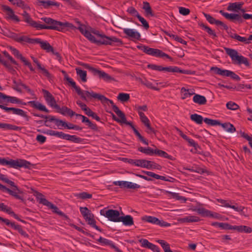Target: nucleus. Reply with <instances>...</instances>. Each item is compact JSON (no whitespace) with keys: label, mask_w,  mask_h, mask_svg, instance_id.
Returning a JSON list of instances; mask_svg holds the SVG:
<instances>
[{"label":"nucleus","mask_w":252,"mask_h":252,"mask_svg":"<svg viewBox=\"0 0 252 252\" xmlns=\"http://www.w3.org/2000/svg\"><path fill=\"white\" fill-rule=\"evenodd\" d=\"M24 18V21L28 23L30 26L35 28L36 30L38 29L39 23L32 20L30 15L25 10L23 11L22 14Z\"/></svg>","instance_id":"4be33fe9"},{"label":"nucleus","mask_w":252,"mask_h":252,"mask_svg":"<svg viewBox=\"0 0 252 252\" xmlns=\"http://www.w3.org/2000/svg\"><path fill=\"white\" fill-rule=\"evenodd\" d=\"M139 242L142 247L147 248L154 252H160L159 248L157 246L149 242L147 239H142Z\"/></svg>","instance_id":"b1692460"},{"label":"nucleus","mask_w":252,"mask_h":252,"mask_svg":"<svg viewBox=\"0 0 252 252\" xmlns=\"http://www.w3.org/2000/svg\"><path fill=\"white\" fill-rule=\"evenodd\" d=\"M143 9L145 10L146 15L147 16H154V14L153 12L152 8L150 5V3L147 1L143 2Z\"/></svg>","instance_id":"c03bdc74"},{"label":"nucleus","mask_w":252,"mask_h":252,"mask_svg":"<svg viewBox=\"0 0 252 252\" xmlns=\"http://www.w3.org/2000/svg\"><path fill=\"white\" fill-rule=\"evenodd\" d=\"M36 198L39 203L46 206L48 208L52 209L54 213H56L62 217H64L66 219L67 218V216L60 211L56 206L45 198L44 195L41 193H37Z\"/></svg>","instance_id":"423d86ee"},{"label":"nucleus","mask_w":252,"mask_h":252,"mask_svg":"<svg viewBox=\"0 0 252 252\" xmlns=\"http://www.w3.org/2000/svg\"><path fill=\"white\" fill-rule=\"evenodd\" d=\"M0 224H5L7 226H10L14 229L17 230L18 232L23 236L26 238L29 237L28 234L23 229L21 225L16 224L14 222H11L8 219L3 218L0 217Z\"/></svg>","instance_id":"9b49d317"},{"label":"nucleus","mask_w":252,"mask_h":252,"mask_svg":"<svg viewBox=\"0 0 252 252\" xmlns=\"http://www.w3.org/2000/svg\"><path fill=\"white\" fill-rule=\"evenodd\" d=\"M76 196L78 198L82 199H89L92 197V194H90L87 192H83L78 193Z\"/></svg>","instance_id":"69168bd1"},{"label":"nucleus","mask_w":252,"mask_h":252,"mask_svg":"<svg viewBox=\"0 0 252 252\" xmlns=\"http://www.w3.org/2000/svg\"><path fill=\"white\" fill-rule=\"evenodd\" d=\"M75 116L77 117H80L82 118V123H87V125L92 129L94 131L98 130V127L95 124L93 123L87 117L81 115L76 114Z\"/></svg>","instance_id":"a878e982"},{"label":"nucleus","mask_w":252,"mask_h":252,"mask_svg":"<svg viewBox=\"0 0 252 252\" xmlns=\"http://www.w3.org/2000/svg\"><path fill=\"white\" fill-rule=\"evenodd\" d=\"M0 63L2 64L12 74H15L16 73V70L13 68V66L7 61L1 59Z\"/></svg>","instance_id":"de8ad7c7"},{"label":"nucleus","mask_w":252,"mask_h":252,"mask_svg":"<svg viewBox=\"0 0 252 252\" xmlns=\"http://www.w3.org/2000/svg\"><path fill=\"white\" fill-rule=\"evenodd\" d=\"M42 92L46 102L49 106L56 109L60 108V106L56 103L54 97L48 91L42 89Z\"/></svg>","instance_id":"2eb2a0df"},{"label":"nucleus","mask_w":252,"mask_h":252,"mask_svg":"<svg viewBox=\"0 0 252 252\" xmlns=\"http://www.w3.org/2000/svg\"><path fill=\"white\" fill-rule=\"evenodd\" d=\"M84 94L86 96V98L88 97L89 98H96L98 100L100 101L101 103L103 105H109V104H110L113 111L116 113V114L118 116L122 112H123L121 110L119 109L118 107L114 104V103L112 100L108 99V98L106 97L104 95L102 94L94 93L93 91L89 92L87 91H84Z\"/></svg>","instance_id":"7ed1b4c3"},{"label":"nucleus","mask_w":252,"mask_h":252,"mask_svg":"<svg viewBox=\"0 0 252 252\" xmlns=\"http://www.w3.org/2000/svg\"><path fill=\"white\" fill-rule=\"evenodd\" d=\"M15 115L23 117V118H25L27 121H28L30 119V117L27 115L26 112H25L22 109L19 108L16 109Z\"/></svg>","instance_id":"052dcab7"},{"label":"nucleus","mask_w":252,"mask_h":252,"mask_svg":"<svg viewBox=\"0 0 252 252\" xmlns=\"http://www.w3.org/2000/svg\"><path fill=\"white\" fill-rule=\"evenodd\" d=\"M41 19L46 25L39 23L38 30L47 29L62 32L66 28L73 30H78L90 42L95 43L97 45H116L119 46L123 44L122 40L116 36H107L103 33H100L98 31L93 29H91V32L88 31L86 26L81 24L79 21H77L78 27L76 28L69 22H62L49 17H42Z\"/></svg>","instance_id":"f257e3e1"},{"label":"nucleus","mask_w":252,"mask_h":252,"mask_svg":"<svg viewBox=\"0 0 252 252\" xmlns=\"http://www.w3.org/2000/svg\"><path fill=\"white\" fill-rule=\"evenodd\" d=\"M219 126H221L227 132L233 133L236 131L234 126L230 123H221Z\"/></svg>","instance_id":"c9c22d12"},{"label":"nucleus","mask_w":252,"mask_h":252,"mask_svg":"<svg viewBox=\"0 0 252 252\" xmlns=\"http://www.w3.org/2000/svg\"><path fill=\"white\" fill-rule=\"evenodd\" d=\"M190 171L195 172L200 174H202L207 172L206 170L196 165H193L191 167H190Z\"/></svg>","instance_id":"603ef678"},{"label":"nucleus","mask_w":252,"mask_h":252,"mask_svg":"<svg viewBox=\"0 0 252 252\" xmlns=\"http://www.w3.org/2000/svg\"><path fill=\"white\" fill-rule=\"evenodd\" d=\"M82 65L90 71L94 75L98 76L100 78L103 79L105 81H109L113 80V78L110 75L103 71L94 68L87 63H83Z\"/></svg>","instance_id":"9d476101"},{"label":"nucleus","mask_w":252,"mask_h":252,"mask_svg":"<svg viewBox=\"0 0 252 252\" xmlns=\"http://www.w3.org/2000/svg\"><path fill=\"white\" fill-rule=\"evenodd\" d=\"M203 14L204 17L206 18V20L210 24H215L217 26H221L223 28V29L225 30V31H227L228 30V27L223 22L220 20H216L209 14L203 13Z\"/></svg>","instance_id":"a211bd4d"},{"label":"nucleus","mask_w":252,"mask_h":252,"mask_svg":"<svg viewBox=\"0 0 252 252\" xmlns=\"http://www.w3.org/2000/svg\"><path fill=\"white\" fill-rule=\"evenodd\" d=\"M94 216L92 214L90 216H88L87 218L85 219L86 221H87L88 224L91 226L92 227L95 228V229L99 231L100 232H102V229H100L98 226H97L95 220L94 219Z\"/></svg>","instance_id":"473e14b6"},{"label":"nucleus","mask_w":252,"mask_h":252,"mask_svg":"<svg viewBox=\"0 0 252 252\" xmlns=\"http://www.w3.org/2000/svg\"><path fill=\"white\" fill-rule=\"evenodd\" d=\"M126 11L131 15L136 16L137 18L140 15L137 10L132 6L129 7Z\"/></svg>","instance_id":"0e129e2a"},{"label":"nucleus","mask_w":252,"mask_h":252,"mask_svg":"<svg viewBox=\"0 0 252 252\" xmlns=\"http://www.w3.org/2000/svg\"><path fill=\"white\" fill-rule=\"evenodd\" d=\"M34 44H39L41 48L47 53L53 52L54 48L47 41H43L40 38H36L35 39Z\"/></svg>","instance_id":"412c9836"},{"label":"nucleus","mask_w":252,"mask_h":252,"mask_svg":"<svg viewBox=\"0 0 252 252\" xmlns=\"http://www.w3.org/2000/svg\"><path fill=\"white\" fill-rule=\"evenodd\" d=\"M192 94H194L192 98L193 101L194 103L200 105H204L206 103L207 100L204 96L195 94L194 93H190V95Z\"/></svg>","instance_id":"bb28decb"},{"label":"nucleus","mask_w":252,"mask_h":252,"mask_svg":"<svg viewBox=\"0 0 252 252\" xmlns=\"http://www.w3.org/2000/svg\"><path fill=\"white\" fill-rule=\"evenodd\" d=\"M57 111L61 114L63 115L66 116L68 115L70 117H72L74 115H75L76 113L72 111L71 109L68 108L66 106H63L62 107H60L59 109H57Z\"/></svg>","instance_id":"cd10ccee"},{"label":"nucleus","mask_w":252,"mask_h":252,"mask_svg":"<svg viewBox=\"0 0 252 252\" xmlns=\"http://www.w3.org/2000/svg\"><path fill=\"white\" fill-rule=\"evenodd\" d=\"M142 220L145 221L153 224H157L159 222V220L155 217L145 216L142 217Z\"/></svg>","instance_id":"79ce46f5"},{"label":"nucleus","mask_w":252,"mask_h":252,"mask_svg":"<svg viewBox=\"0 0 252 252\" xmlns=\"http://www.w3.org/2000/svg\"><path fill=\"white\" fill-rule=\"evenodd\" d=\"M199 26L202 29L208 33V34L212 37V38L214 39L217 37V35L214 31L212 30L209 27L205 25L203 23L199 24Z\"/></svg>","instance_id":"72a5a7b5"},{"label":"nucleus","mask_w":252,"mask_h":252,"mask_svg":"<svg viewBox=\"0 0 252 252\" xmlns=\"http://www.w3.org/2000/svg\"><path fill=\"white\" fill-rule=\"evenodd\" d=\"M118 116H119L120 118H122V122L121 123L125 124L126 125L129 126L132 129L133 131H134V129H136L132 122L127 121L125 114L123 112H122Z\"/></svg>","instance_id":"a18cd8bd"},{"label":"nucleus","mask_w":252,"mask_h":252,"mask_svg":"<svg viewBox=\"0 0 252 252\" xmlns=\"http://www.w3.org/2000/svg\"><path fill=\"white\" fill-rule=\"evenodd\" d=\"M220 13L226 19L229 20L234 23L242 24L244 22V20L242 19V15L240 14L228 13L224 12L222 10H220Z\"/></svg>","instance_id":"4468645a"},{"label":"nucleus","mask_w":252,"mask_h":252,"mask_svg":"<svg viewBox=\"0 0 252 252\" xmlns=\"http://www.w3.org/2000/svg\"><path fill=\"white\" fill-rule=\"evenodd\" d=\"M101 215L107 218L109 220L113 222H120V214L119 211L116 210L104 208L100 211Z\"/></svg>","instance_id":"1a4fd4ad"},{"label":"nucleus","mask_w":252,"mask_h":252,"mask_svg":"<svg viewBox=\"0 0 252 252\" xmlns=\"http://www.w3.org/2000/svg\"><path fill=\"white\" fill-rule=\"evenodd\" d=\"M120 221H122L123 224L126 226H130L134 223L133 218L130 215L121 216Z\"/></svg>","instance_id":"2f4dec72"},{"label":"nucleus","mask_w":252,"mask_h":252,"mask_svg":"<svg viewBox=\"0 0 252 252\" xmlns=\"http://www.w3.org/2000/svg\"><path fill=\"white\" fill-rule=\"evenodd\" d=\"M244 5L243 2H235L229 3L227 10L230 11L238 12Z\"/></svg>","instance_id":"c756f323"},{"label":"nucleus","mask_w":252,"mask_h":252,"mask_svg":"<svg viewBox=\"0 0 252 252\" xmlns=\"http://www.w3.org/2000/svg\"><path fill=\"white\" fill-rule=\"evenodd\" d=\"M137 18L146 30H148L149 28V25L148 22L143 17L139 15Z\"/></svg>","instance_id":"774afa93"},{"label":"nucleus","mask_w":252,"mask_h":252,"mask_svg":"<svg viewBox=\"0 0 252 252\" xmlns=\"http://www.w3.org/2000/svg\"><path fill=\"white\" fill-rule=\"evenodd\" d=\"M80 211L84 217V219L87 218V217L92 214L91 211L88 209L86 207H80Z\"/></svg>","instance_id":"bf43d9fd"},{"label":"nucleus","mask_w":252,"mask_h":252,"mask_svg":"<svg viewBox=\"0 0 252 252\" xmlns=\"http://www.w3.org/2000/svg\"><path fill=\"white\" fill-rule=\"evenodd\" d=\"M190 119L198 125H201L204 121V119L201 115L197 114H192L190 116Z\"/></svg>","instance_id":"a19ab883"},{"label":"nucleus","mask_w":252,"mask_h":252,"mask_svg":"<svg viewBox=\"0 0 252 252\" xmlns=\"http://www.w3.org/2000/svg\"><path fill=\"white\" fill-rule=\"evenodd\" d=\"M38 68L42 71L43 74L48 79H50L52 77V75L49 73L48 70L45 69L44 67L41 66L40 63L38 62L37 63H36Z\"/></svg>","instance_id":"864d4df0"},{"label":"nucleus","mask_w":252,"mask_h":252,"mask_svg":"<svg viewBox=\"0 0 252 252\" xmlns=\"http://www.w3.org/2000/svg\"><path fill=\"white\" fill-rule=\"evenodd\" d=\"M123 32L132 41L134 40H139L141 39L140 33L133 29L125 28L123 29Z\"/></svg>","instance_id":"f3484780"},{"label":"nucleus","mask_w":252,"mask_h":252,"mask_svg":"<svg viewBox=\"0 0 252 252\" xmlns=\"http://www.w3.org/2000/svg\"><path fill=\"white\" fill-rule=\"evenodd\" d=\"M50 122H54L55 123L56 125L59 127L60 126H62L64 127L65 126H66L65 122H64L62 120L57 119L54 116L52 117V118L50 119Z\"/></svg>","instance_id":"8fccbe9b"},{"label":"nucleus","mask_w":252,"mask_h":252,"mask_svg":"<svg viewBox=\"0 0 252 252\" xmlns=\"http://www.w3.org/2000/svg\"><path fill=\"white\" fill-rule=\"evenodd\" d=\"M12 88L16 92L20 93H22V90L21 89L20 87H22L24 89L26 90L27 92L30 94L32 96L35 95L34 91L32 90L25 84H24L20 79L16 80L15 78H13L12 79Z\"/></svg>","instance_id":"f8f14e48"},{"label":"nucleus","mask_w":252,"mask_h":252,"mask_svg":"<svg viewBox=\"0 0 252 252\" xmlns=\"http://www.w3.org/2000/svg\"><path fill=\"white\" fill-rule=\"evenodd\" d=\"M190 146L193 147L190 151L193 153L203 154V151L200 146L194 140L190 139Z\"/></svg>","instance_id":"c85d7f7f"},{"label":"nucleus","mask_w":252,"mask_h":252,"mask_svg":"<svg viewBox=\"0 0 252 252\" xmlns=\"http://www.w3.org/2000/svg\"><path fill=\"white\" fill-rule=\"evenodd\" d=\"M97 242L100 243L103 246H109L111 248L113 249L116 252H123L120 249H119L117 246H116L112 241L109 240L106 238L100 237L97 239Z\"/></svg>","instance_id":"5701e85b"},{"label":"nucleus","mask_w":252,"mask_h":252,"mask_svg":"<svg viewBox=\"0 0 252 252\" xmlns=\"http://www.w3.org/2000/svg\"><path fill=\"white\" fill-rule=\"evenodd\" d=\"M34 44H39L41 48L47 53L53 52L54 48L47 41H43L40 38H36L35 39Z\"/></svg>","instance_id":"aec40b11"},{"label":"nucleus","mask_w":252,"mask_h":252,"mask_svg":"<svg viewBox=\"0 0 252 252\" xmlns=\"http://www.w3.org/2000/svg\"><path fill=\"white\" fill-rule=\"evenodd\" d=\"M117 98L121 102H125L127 101L129 99L130 96L128 94L121 93L118 94Z\"/></svg>","instance_id":"4d7b16f0"},{"label":"nucleus","mask_w":252,"mask_h":252,"mask_svg":"<svg viewBox=\"0 0 252 252\" xmlns=\"http://www.w3.org/2000/svg\"><path fill=\"white\" fill-rule=\"evenodd\" d=\"M0 99H6L7 102H10L11 103L20 104L22 105H26V103L22 101L19 98L9 95H7L4 94L0 92Z\"/></svg>","instance_id":"6ab92c4d"},{"label":"nucleus","mask_w":252,"mask_h":252,"mask_svg":"<svg viewBox=\"0 0 252 252\" xmlns=\"http://www.w3.org/2000/svg\"><path fill=\"white\" fill-rule=\"evenodd\" d=\"M65 140L70 141L75 143H81L83 141V139L77 137L75 135H69L66 134Z\"/></svg>","instance_id":"4c0bfd02"},{"label":"nucleus","mask_w":252,"mask_h":252,"mask_svg":"<svg viewBox=\"0 0 252 252\" xmlns=\"http://www.w3.org/2000/svg\"><path fill=\"white\" fill-rule=\"evenodd\" d=\"M148 161V160L143 159H136V166L146 168Z\"/></svg>","instance_id":"e2e57ef3"},{"label":"nucleus","mask_w":252,"mask_h":252,"mask_svg":"<svg viewBox=\"0 0 252 252\" xmlns=\"http://www.w3.org/2000/svg\"><path fill=\"white\" fill-rule=\"evenodd\" d=\"M39 5L42 6L44 8H51L53 6H55L58 8L60 3L55 1V0H39Z\"/></svg>","instance_id":"393cba45"},{"label":"nucleus","mask_w":252,"mask_h":252,"mask_svg":"<svg viewBox=\"0 0 252 252\" xmlns=\"http://www.w3.org/2000/svg\"><path fill=\"white\" fill-rule=\"evenodd\" d=\"M204 122L206 124L211 126H218L220 124V121L217 120H213L208 118H204Z\"/></svg>","instance_id":"6e6d98bb"},{"label":"nucleus","mask_w":252,"mask_h":252,"mask_svg":"<svg viewBox=\"0 0 252 252\" xmlns=\"http://www.w3.org/2000/svg\"><path fill=\"white\" fill-rule=\"evenodd\" d=\"M10 49L13 55H14L17 58L20 59L22 62L26 59V58L23 57V55L20 53V52L16 48L10 47Z\"/></svg>","instance_id":"3c124183"},{"label":"nucleus","mask_w":252,"mask_h":252,"mask_svg":"<svg viewBox=\"0 0 252 252\" xmlns=\"http://www.w3.org/2000/svg\"><path fill=\"white\" fill-rule=\"evenodd\" d=\"M62 72L64 75V79L66 80L69 85L75 89L76 93L79 95L80 96L81 98L85 100H86V96L84 94V91L83 92L79 87L76 85V83L73 80L72 78L69 77L65 71L62 70Z\"/></svg>","instance_id":"ddd939ff"},{"label":"nucleus","mask_w":252,"mask_h":252,"mask_svg":"<svg viewBox=\"0 0 252 252\" xmlns=\"http://www.w3.org/2000/svg\"><path fill=\"white\" fill-rule=\"evenodd\" d=\"M24 10H30V7L23 0H15L13 4Z\"/></svg>","instance_id":"58836bf2"},{"label":"nucleus","mask_w":252,"mask_h":252,"mask_svg":"<svg viewBox=\"0 0 252 252\" xmlns=\"http://www.w3.org/2000/svg\"><path fill=\"white\" fill-rule=\"evenodd\" d=\"M126 188L130 189H138L140 188V186L137 184H134L130 182L126 181Z\"/></svg>","instance_id":"338daca9"},{"label":"nucleus","mask_w":252,"mask_h":252,"mask_svg":"<svg viewBox=\"0 0 252 252\" xmlns=\"http://www.w3.org/2000/svg\"><path fill=\"white\" fill-rule=\"evenodd\" d=\"M137 48L146 54L151 55L156 57L163 58L165 57L167 59L172 60V58L167 54L163 52L161 50L158 49H154L149 47L147 46H138Z\"/></svg>","instance_id":"0eeeda50"},{"label":"nucleus","mask_w":252,"mask_h":252,"mask_svg":"<svg viewBox=\"0 0 252 252\" xmlns=\"http://www.w3.org/2000/svg\"><path fill=\"white\" fill-rule=\"evenodd\" d=\"M0 164L8 165L10 168L18 169L24 167L26 169H31L34 167V165L25 159L18 158L17 159H8L0 158Z\"/></svg>","instance_id":"f03ea898"},{"label":"nucleus","mask_w":252,"mask_h":252,"mask_svg":"<svg viewBox=\"0 0 252 252\" xmlns=\"http://www.w3.org/2000/svg\"><path fill=\"white\" fill-rule=\"evenodd\" d=\"M35 38H31L27 36L22 35L20 36L19 38L17 40V42L24 44L26 43L29 44H34Z\"/></svg>","instance_id":"f704fd0d"},{"label":"nucleus","mask_w":252,"mask_h":252,"mask_svg":"<svg viewBox=\"0 0 252 252\" xmlns=\"http://www.w3.org/2000/svg\"><path fill=\"white\" fill-rule=\"evenodd\" d=\"M148 67L154 70L159 71H165L168 72H177L184 74H189V71L180 69L177 66H169L167 67H163L161 65H158L154 64H150L148 65Z\"/></svg>","instance_id":"6e6552de"},{"label":"nucleus","mask_w":252,"mask_h":252,"mask_svg":"<svg viewBox=\"0 0 252 252\" xmlns=\"http://www.w3.org/2000/svg\"><path fill=\"white\" fill-rule=\"evenodd\" d=\"M148 162L147 166L146 167V168L147 169H156L158 170H160L161 169V166L160 165L154 161L148 160Z\"/></svg>","instance_id":"13d9d810"},{"label":"nucleus","mask_w":252,"mask_h":252,"mask_svg":"<svg viewBox=\"0 0 252 252\" xmlns=\"http://www.w3.org/2000/svg\"><path fill=\"white\" fill-rule=\"evenodd\" d=\"M226 107L228 109L236 110L239 109V106L236 103L232 101H229L226 103Z\"/></svg>","instance_id":"680f3d73"},{"label":"nucleus","mask_w":252,"mask_h":252,"mask_svg":"<svg viewBox=\"0 0 252 252\" xmlns=\"http://www.w3.org/2000/svg\"><path fill=\"white\" fill-rule=\"evenodd\" d=\"M77 74L80 77L81 80L83 82H86L87 79V71L83 70L80 68H76Z\"/></svg>","instance_id":"49530a36"},{"label":"nucleus","mask_w":252,"mask_h":252,"mask_svg":"<svg viewBox=\"0 0 252 252\" xmlns=\"http://www.w3.org/2000/svg\"><path fill=\"white\" fill-rule=\"evenodd\" d=\"M1 7L3 11L6 12V19L11 20L16 22H19L20 21L19 18L15 14L14 10L9 6L6 5H2Z\"/></svg>","instance_id":"dca6fc26"},{"label":"nucleus","mask_w":252,"mask_h":252,"mask_svg":"<svg viewBox=\"0 0 252 252\" xmlns=\"http://www.w3.org/2000/svg\"><path fill=\"white\" fill-rule=\"evenodd\" d=\"M228 208L234 209L235 211L239 212L241 215L246 216L244 211L246 208L244 206H239L237 204H236L235 205L230 204V206Z\"/></svg>","instance_id":"09e8293b"},{"label":"nucleus","mask_w":252,"mask_h":252,"mask_svg":"<svg viewBox=\"0 0 252 252\" xmlns=\"http://www.w3.org/2000/svg\"><path fill=\"white\" fill-rule=\"evenodd\" d=\"M138 151L145 154L146 155L149 156H153L155 155V149H152L151 148L149 147H139L138 148Z\"/></svg>","instance_id":"e433bc0d"},{"label":"nucleus","mask_w":252,"mask_h":252,"mask_svg":"<svg viewBox=\"0 0 252 252\" xmlns=\"http://www.w3.org/2000/svg\"><path fill=\"white\" fill-rule=\"evenodd\" d=\"M155 155H158V156L159 157H162V158H168V159H170V160H173V158L172 156L168 155L165 151H163L162 150H159V149H155Z\"/></svg>","instance_id":"37998d69"},{"label":"nucleus","mask_w":252,"mask_h":252,"mask_svg":"<svg viewBox=\"0 0 252 252\" xmlns=\"http://www.w3.org/2000/svg\"><path fill=\"white\" fill-rule=\"evenodd\" d=\"M158 242L160 244L162 249L165 252H170L172 251L170 250V246L166 241L163 240H158Z\"/></svg>","instance_id":"5fc2aeb1"},{"label":"nucleus","mask_w":252,"mask_h":252,"mask_svg":"<svg viewBox=\"0 0 252 252\" xmlns=\"http://www.w3.org/2000/svg\"><path fill=\"white\" fill-rule=\"evenodd\" d=\"M28 103L30 104L32 107L36 108L40 111H44L46 113H49V110L46 108L45 106L38 102L35 101H30Z\"/></svg>","instance_id":"7c9ffc66"},{"label":"nucleus","mask_w":252,"mask_h":252,"mask_svg":"<svg viewBox=\"0 0 252 252\" xmlns=\"http://www.w3.org/2000/svg\"><path fill=\"white\" fill-rule=\"evenodd\" d=\"M226 54L229 56L233 61H237L239 64H244L247 66H250V63L247 58L242 55H239L238 52L233 49L224 48Z\"/></svg>","instance_id":"39448f33"},{"label":"nucleus","mask_w":252,"mask_h":252,"mask_svg":"<svg viewBox=\"0 0 252 252\" xmlns=\"http://www.w3.org/2000/svg\"><path fill=\"white\" fill-rule=\"evenodd\" d=\"M200 204L196 203L195 206H193L190 203V210L196 211L198 214L201 215L203 217H210L220 219V215L215 212H213L210 210L206 209L204 208L200 207Z\"/></svg>","instance_id":"20e7f679"},{"label":"nucleus","mask_w":252,"mask_h":252,"mask_svg":"<svg viewBox=\"0 0 252 252\" xmlns=\"http://www.w3.org/2000/svg\"><path fill=\"white\" fill-rule=\"evenodd\" d=\"M142 172L145 174L147 176H150V177H153L156 179H160L165 181H168V180L166 179L165 177L163 176H160L152 172L142 171Z\"/></svg>","instance_id":"ea45409f"}]
</instances>
